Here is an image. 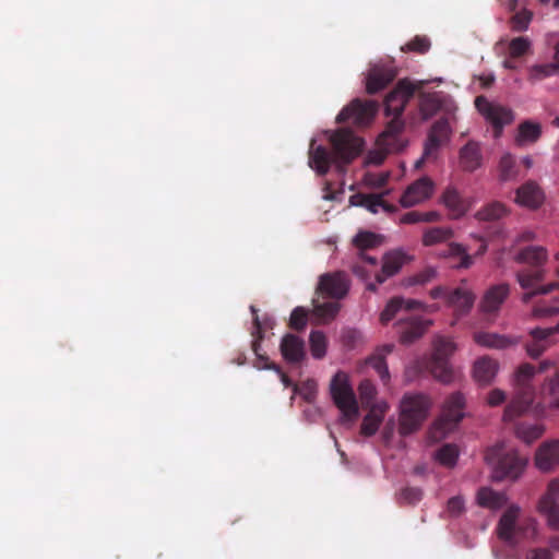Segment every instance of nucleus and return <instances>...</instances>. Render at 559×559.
Here are the masks:
<instances>
[{
  "label": "nucleus",
  "instance_id": "obj_1",
  "mask_svg": "<svg viewBox=\"0 0 559 559\" xmlns=\"http://www.w3.org/2000/svg\"><path fill=\"white\" fill-rule=\"evenodd\" d=\"M547 258V250L542 246H528L518 252L515 261L528 265L516 273V280L520 286L527 290L522 296L524 302L531 301L535 296L547 295L554 290H559V282L542 285L546 275L544 264Z\"/></svg>",
  "mask_w": 559,
  "mask_h": 559
},
{
  "label": "nucleus",
  "instance_id": "obj_2",
  "mask_svg": "<svg viewBox=\"0 0 559 559\" xmlns=\"http://www.w3.org/2000/svg\"><path fill=\"white\" fill-rule=\"evenodd\" d=\"M379 109L376 100L355 98L336 116L338 128L329 140H364L355 132L371 124Z\"/></svg>",
  "mask_w": 559,
  "mask_h": 559
},
{
  "label": "nucleus",
  "instance_id": "obj_3",
  "mask_svg": "<svg viewBox=\"0 0 559 559\" xmlns=\"http://www.w3.org/2000/svg\"><path fill=\"white\" fill-rule=\"evenodd\" d=\"M348 288L349 283L343 272L328 273L320 276L317 284V295L333 300L320 302L317 298V325L334 320L341 308L338 300L346 296Z\"/></svg>",
  "mask_w": 559,
  "mask_h": 559
},
{
  "label": "nucleus",
  "instance_id": "obj_4",
  "mask_svg": "<svg viewBox=\"0 0 559 559\" xmlns=\"http://www.w3.org/2000/svg\"><path fill=\"white\" fill-rule=\"evenodd\" d=\"M416 86L404 79L399 81L396 86L386 95L384 99V112L390 120L376 140H388L389 138L402 134L405 129L402 114L407 102L414 96Z\"/></svg>",
  "mask_w": 559,
  "mask_h": 559
},
{
  "label": "nucleus",
  "instance_id": "obj_5",
  "mask_svg": "<svg viewBox=\"0 0 559 559\" xmlns=\"http://www.w3.org/2000/svg\"><path fill=\"white\" fill-rule=\"evenodd\" d=\"M519 512L518 507L508 508L497 525L498 537L511 547L533 538L536 534V521L531 518L519 520Z\"/></svg>",
  "mask_w": 559,
  "mask_h": 559
},
{
  "label": "nucleus",
  "instance_id": "obj_6",
  "mask_svg": "<svg viewBox=\"0 0 559 559\" xmlns=\"http://www.w3.org/2000/svg\"><path fill=\"white\" fill-rule=\"evenodd\" d=\"M536 373V369L531 364H522L514 378L516 393L512 401L507 405L503 414L504 421H511L518 416L525 413L532 405L535 396L534 388L531 380Z\"/></svg>",
  "mask_w": 559,
  "mask_h": 559
},
{
  "label": "nucleus",
  "instance_id": "obj_7",
  "mask_svg": "<svg viewBox=\"0 0 559 559\" xmlns=\"http://www.w3.org/2000/svg\"><path fill=\"white\" fill-rule=\"evenodd\" d=\"M430 406L429 397L423 393L405 394L401 402L400 433L407 436L419 429Z\"/></svg>",
  "mask_w": 559,
  "mask_h": 559
},
{
  "label": "nucleus",
  "instance_id": "obj_8",
  "mask_svg": "<svg viewBox=\"0 0 559 559\" xmlns=\"http://www.w3.org/2000/svg\"><path fill=\"white\" fill-rule=\"evenodd\" d=\"M365 142H331L332 150L328 152L322 146H317V175H324L331 165L342 169L355 159Z\"/></svg>",
  "mask_w": 559,
  "mask_h": 559
},
{
  "label": "nucleus",
  "instance_id": "obj_9",
  "mask_svg": "<svg viewBox=\"0 0 559 559\" xmlns=\"http://www.w3.org/2000/svg\"><path fill=\"white\" fill-rule=\"evenodd\" d=\"M465 400L460 393L451 394L442 408V413L429 429V439L433 442L440 441L451 432L462 420Z\"/></svg>",
  "mask_w": 559,
  "mask_h": 559
},
{
  "label": "nucleus",
  "instance_id": "obj_10",
  "mask_svg": "<svg viewBox=\"0 0 559 559\" xmlns=\"http://www.w3.org/2000/svg\"><path fill=\"white\" fill-rule=\"evenodd\" d=\"M485 460L495 468V478L516 479L523 472L527 461L520 456L516 451L503 452V447L497 444L487 450Z\"/></svg>",
  "mask_w": 559,
  "mask_h": 559
},
{
  "label": "nucleus",
  "instance_id": "obj_11",
  "mask_svg": "<svg viewBox=\"0 0 559 559\" xmlns=\"http://www.w3.org/2000/svg\"><path fill=\"white\" fill-rule=\"evenodd\" d=\"M331 394L335 405L342 413L343 419L348 423L354 421L358 416V404L345 373L337 372L333 377Z\"/></svg>",
  "mask_w": 559,
  "mask_h": 559
},
{
  "label": "nucleus",
  "instance_id": "obj_12",
  "mask_svg": "<svg viewBox=\"0 0 559 559\" xmlns=\"http://www.w3.org/2000/svg\"><path fill=\"white\" fill-rule=\"evenodd\" d=\"M475 106L492 126L493 136L496 139L502 135L503 127L510 124L514 120V114L510 108L489 102L485 96H477L475 99Z\"/></svg>",
  "mask_w": 559,
  "mask_h": 559
},
{
  "label": "nucleus",
  "instance_id": "obj_13",
  "mask_svg": "<svg viewBox=\"0 0 559 559\" xmlns=\"http://www.w3.org/2000/svg\"><path fill=\"white\" fill-rule=\"evenodd\" d=\"M409 261V258L402 250H392L386 252L382 259L381 271L376 273V282H369L367 289L376 292L377 285L382 284L386 278L394 276L400 272L402 266Z\"/></svg>",
  "mask_w": 559,
  "mask_h": 559
},
{
  "label": "nucleus",
  "instance_id": "obj_14",
  "mask_svg": "<svg viewBox=\"0 0 559 559\" xmlns=\"http://www.w3.org/2000/svg\"><path fill=\"white\" fill-rule=\"evenodd\" d=\"M509 294L510 286L507 283L490 286L479 302V310L486 318H495Z\"/></svg>",
  "mask_w": 559,
  "mask_h": 559
},
{
  "label": "nucleus",
  "instance_id": "obj_15",
  "mask_svg": "<svg viewBox=\"0 0 559 559\" xmlns=\"http://www.w3.org/2000/svg\"><path fill=\"white\" fill-rule=\"evenodd\" d=\"M397 75V69L393 64H376L368 71L366 91L376 94L385 88Z\"/></svg>",
  "mask_w": 559,
  "mask_h": 559
},
{
  "label": "nucleus",
  "instance_id": "obj_16",
  "mask_svg": "<svg viewBox=\"0 0 559 559\" xmlns=\"http://www.w3.org/2000/svg\"><path fill=\"white\" fill-rule=\"evenodd\" d=\"M432 324L430 320L420 317L401 318L397 322V332L402 344H412L420 338Z\"/></svg>",
  "mask_w": 559,
  "mask_h": 559
},
{
  "label": "nucleus",
  "instance_id": "obj_17",
  "mask_svg": "<svg viewBox=\"0 0 559 559\" xmlns=\"http://www.w3.org/2000/svg\"><path fill=\"white\" fill-rule=\"evenodd\" d=\"M280 350L284 360L295 366L301 365L307 355L305 341L293 333H287L283 336Z\"/></svg>",
  "mask_w": 559,
  "mask_h": 559
},
{
  "label": "nucleus",
  "instance_id": "obj_18",
  "mask_svg": "<svg viewBox=\"0 0 559 559\" xmlns=\"http://www.w3.org/2000/svg\"><path fill=\"white\" fill-rule=\"evenodd\" d=\"M432 190V181L427 177L420 178L407 187L401 195L400 203L403 207H412L429 199Z\"/></svg>",
  "mask_w": 559,
  "mask_h": 559
},
{
  "label": "nucleus",
  "instance_id": "obj_19",
  "mask_svg": "<svg viewBox=\"0 0 559 559\" xmlns=\"http://www.w3.org/2000/svg\"><path fill=\"white\" fill-rule=\"evenodd\" d=\"M536 467L545 473L559 466V440L543 442L535 453Z\"/></svg>",
  "mask_w": 559,
  "mask_h": 559
},
{
  "label": "nucleus",
  "instance_id": "obj_20",
  "mask_svg": "<svg viewBox=\"0 0 559 559\" xmlns=\"http://www.w3.org/2000/svg\"><path fill=\"white\" fill-rule=\"evenodd\" d=\"M559 333V322L551 328H535L531 330L532 341L526 344V352L532 358L539 357L551 345L550 337Z\"/></svg>",
  "mask_w": 559,
  "mask_h": 559
},
{
  "label": "nucleus",
  "instance_id": "obj_21",
  "mask_svg": "<svg viewBox=\"0 0 559 559\" xmlns=\"http://www.w3.org/2000/svg\"><path fill=\"white\" fill-rule=\"evenodd\" d=\"M294 395L292 400L298 397L299 407H301L302 418L309 424L313 423L314 417V382L307 380L301 384H294Z\"/></svg>",
  "mask_w": 559,
  "mask_h": 559
},
{
  "label": "nucleus",
  "instance_id": "obj_22",
  "mask_svg": "<svg viewBox=\"0 0 559 559\" xmlns=\"http://www.w3.org/2000/svg\"><path fill=\"white\" fill-rule=\"evenodd\" d=\"M388 409L389 405L386 402L373 404L362 419L360 433L365 437L373 436L378 431Z\"/></svg>",
  "mask_w": 559,
  "mask_h": 559
},
{
  "label": "nucleus",
  "instance_id": "obj_23",
  "mask_svg": "<svg viewBox=\"0 0 559 559\" xmlns=\"http://www.w3.org/2000/svg\"><path fill=\"white\" fill-rule=\"evenodd\" d=\"M516 203L528 209H537L544 201V192L537 183L528 181L516 190Z\"/></svg>",
  "mask_w": 559,
  "mask_h": 559
},
{
  "label": "nucleus",
  "instance_id": "obj_24",
  "mask_svg": "<svg viewBox=\"0 0 559 559\" xmlns=\"http://www.w3.org/2000/svg\"><path fill=\"white\" fill-rule=\"evenodd\" d=\"M481 164L478 142H466L460 151V165L466 171L476 170Z\"/></svg>",
  "mask_w": 559,
  "mask_h": 559
},
{
  "label": "nucleus",
  "instance_id": "obj_25",
  "mask_svg": "<svg viewBox=\"0 0 559 559\" xmlns=\"http://www.w3.org/2000/svg\"><path fill=\"white\" fill-rule=\"evenodd\" d=\"M498 362L489 357H481L474 364V378L481 384H489L497 374Z\"/></svg>",
  "mask_w": 559,
  "mask_h": 559
},
{
  "label": "nucleus",
  "instance_id": "obj_26",
  "mask_svg": "<svg viewBox=\"0 0 559 559\" xmlns=\"http://www.w3.org/2000/svg\"><path fill=\"white\" fill-rule=\"evenodd\" d=\"M475 295L467 288L457 287L450 290L448 305L461 312H467L473 307Z\"/></svg>",
  "mask_w": 559,
  "mask_h": 559
},
{
  "label": "nucleus",
  "instance_id": "obj_27",
  "mask_svg": "<svg viewBox=\"0 0 559 559\" xmlns=\"http://www.w3.org/2000/svg\"><path fill=\"white\" fill-rule=\"evenodd\" d=\"M474 340L478 345L496 349H504L516 344L515 340L508 336L488 332L475 333Z\"/></svg>",
  "mask_w": 559,
  "mask_h": 559
},
{
  "label": "nucleus",
  "instance_id": "obj_28",
  "mask_svg": "<svg viewBox=\"0 0 559 559\" xmlns=\"http://www.w3.org/2000/svg\"><path fill=\"white\" fill-rule=\"evenodd\" d=\"M477 502L479 506L489 509H500L507 503V497L502 492H498L488 487H483L477 492Z\"/></svg>",
  "mask_w": 559,
  "mask_h": 559
},
{
  "label": "nucleus",
  "instance_id": "obj_29",
  "mask_svg": "<svg viewBox=\"0 0 559 559\" xmlns=\"http://www.w3.org/2000/svg\"><path fill=\"white\" fill-rule=\"evenodd\" d=\"M508 214L509 210L503 203L493 201L483 206L476 213V218L479 221H499Z\"/></svg>",
  "mask_w": 559,
  "mask_h": 559
},
{
  "label": "nucleus",
  "instance_id": "obj_30",
  "mask_svg": "<svg viewBox=\"0 0 559 559\" xmlns=\"http://www.w3.org/2000/svg\"><path fill=\"white\" fill-rule=\"evenodd\" d=\"M444 257L456 259L457 261L454 263L455 267L467 269L473 264L472 257L466 252V249L455 242H451L448 246L447 251L444 252Z\"/></svg>",
  "mask_w": 559,
  "mask_h": 559
},
{
  "label": "nucleus",
  "instance_id": "obj_31",
  "mask_svg": "<svg viewBox=\"0 0 559 559\" xmlns=\"http://www.w3.org/2000/svg\"><path fill=\"white\" fill-rule=\"evenodd\" d=\"M543 433L544 427L540 424L520 423L515 427L516 437L526 443L537 440Z\"/></svg>",
  "mask_w": 559,
  "mask_h": 559
},
{
  "label": "nucleus",
  "instance_id": "obj_32",
  "mask_svg": "<svg viewBox=\"0 0 559 559\" xmlns=\"http://www.w3.org/2000/svg\"><path fill=\"white\" fill-rule=\"evenodd\" d=\"M498 171L500 181H510L514 180L518 177V165L514 157L511 154L507 153L501 156L498 166Z\"/></svg>",
  "mask_w": 559,
  "mask_h": 559
},
{
  "label": "nucleus",
  "instance_id": "obj_33",
  "mask_svg": "<svg viewBox=\"0 0 559 559\" xmlns=\"http://www.w3.org/2000/svg\"><path fill=\"white\" fill-rule=\"evenodd\" d=\"M559 72V62L535 64L528 69V81L532 83L543 81L546 78L556 75Z\"/></svg>",
  "mask_w": 559,
  "mask_h": 559
},
{
  "label": "nucleus",
  "instance_id": "obj_34",
  "mask_svg": "<svg viewBox=\"0 0 559 559\" xmlns=\"http://www.w3.org/2000/svg\"><path fill=\"white\" fill-rule=\"evenodd\" d=\"M453 231L449 227H432L427 229L423 235V243L426 247L435 246L437 243L451 239Z\"/></svg>",
  "mask_w": 559,
  "mask_h": 559
},
{
  "label": "nucleus",
  "instance_id": "obj_35",
  "mask_svg": "<svg viewBox=\"0 0 559 559\" xmlns=\"http://www.w3.org/2000/svg\"><path fill=\"white\" fill-rule=\"evenodd\" d=\"M382 242V236L371 231H359L353 239V245L361 251L372 249L380 246Z\"/></svg>",
  "mask_w": 559,
  "mask_h": 559
},
{
  "label": "nucleus",
  "instance_id": "obj_36",
  "mask_svg": "<svg viewBox=\"0 0 559 559\" xmlns=\"http://www.w3.org/2000/svg\"><path fill=\"white\" fill-rule=\"evenodd\" d=\"M430 370L432 376L442 383H450L453 380V370L447 359L431 358Z\"/></svg>",
  "mask_w": 559,
  "mask_h": 559
},
{
  "label": "nucleus",
  "instance_id": "obj_37",
  "mask_svg": "<svg viewBox=\"0 0 559 559\" xmlns=\"http://www.w3.org/2000/svg\"><path fill=\"white\" fill-rule=\"evenodd\" d=\"M444 205L453 212L455 216H461L465 213L464 202L454 188H448L442 194Z\"/></svg>",
  "mask_w": 559,
  "mask_h": 559
},
{
  "label": "nucleus",
  "instance_id": "obj_38",
  "mask_svg": "<svg viewBox=\"0 0 559 559\" xmlns=\"http://www.w3.org/2000/svg\"><path fill=\"white\" fill-rule=\"evenodd\" d=\"M438 271L435 266H426L416 274L404 280L405 286L426 285L436 280Z\"/></svg>",
  "mask_w": 559,
  "mask_h": 559
},
{
  "label": "nucleus",
  "instance_id": "obj_39",
  "mask_svg": "<svg viewBox=\"0 0 559 559\" xmlns=\"http://www.w3.org/2000/svg\"><path fill=\"white\" fill-rule=\"evenodd\" d=\"M559 497V478L550 480L547 487L546 493L540 498L538 503V510L543 511L557 506V499Z\"/></svg>",
  "mask_w": 559,
  "mask_h": 559
},
{
  "label": "nucleus",
  "instance_id": "obj_40",
  "mask_svg": "<svg viewBox=\"0 0 559 559\" xmlns=\"http://www.w3.org/2000/svg\"><path fill=\"white\" fill-rule=\"evenodd\" d=\"M455 344L447 337H437L433 343V359H449L454 353Z\"/></svg>",
  "mask_w": 559,
  "mask_h": 559
},
{
  "label": "nucleus",
  "instance_id": "obj_41",
  "mask_svg": "<svg viewBox=\"0 0 559 559\" xmlns=\"http://www.w3.org/2000/svg\"><path fill=\"white\" fill-rule=\"evenodd\" d=\"M440 108V103L433 95L423 94L419 100V114L423 120L429 119Z\"/></svg>",
  "mask_w": 559,
  "mask_h": 559
},
{
  "label": "nucleus",
  "instance_id": "obj_42",
  "mask_svg": "<svg viewBox=\"0 0 559 559\" xmlns=\"http://www.w3.org/2000/svg\"><path fill=\"white\" fill-rule=\"evenodd\" d=\"M519 138L516 140H538L542 135V126L532 120H525L520 123Z\"/></svg>",
  "mask_w": 559,
  "mask_h": 559
},
{
  "label": "nucleus",
  "instance_id": "obj_43",
  "mask_svg": "<svg viewBox=\"0 0 559 559\" xmlns=\"http://www.w3.org/2000/svg\"><path fill=\"white\" fill-rule=\"evenodd\" d=\"M459 451L453 444H444L436 452V460L448 467L455 465Z\"/></svg>",
  "mask_w": 559,
  "mask_h": 559
},
{
  "label": "nucleus",
  "instance_id": "obj_44",
  "mask_svg": "<svg viewBox=\"0 0 559 559\" xmlns=\"http://www.w3.org/2000/svg\"><path fill=\"white\" fill-rule=\"evenodd\" d=\"M451 127L448 118L438 119L431 127L427 140H448Z\"/></svg>",
  "mask_w": 559,
  "mask_h": 559
},
{
  "label": "nucleus",
  "instance_id": "obj_45",
  "mask_svg": "<svg viewBox=\"0 0 559 559\" xmlns=\"http://www.w3.org/2000/svg\"><path fill=\"white\" fill-rule=\"evenodd\" d=\"M431 47L430 39L425 35H416L413 39L405 44L402 51H412L416 53H426Z\"/></svg>",
  "mask_w": 559,
  "mask_h": 559
},
{
  "label": "nucleus",
  "instance_id": "obj_46",
  "mask_svg": "<svg viewBox=\"0 0 559 559\" xmlns=\"http://www.w3.org/2000/svg\"><path fill=\"white\" fill-rule=\"evenodd\" d=\"M367 365L373 368L384 384L390 380V373L384 355H372L367 359Z\"/></svg>",
  "mask_w": 559,
  "mask_h": 559
},
{
  "label": "nucleus",
  "instance_id": "obj_47",
  "mask_svg": "<svg viewBox=\"0 0 559 559\" xmlns=\"http://www.w3.org/2000/svg\"><path fill=\"white\" fill-rule=\"evenodd\" d=\"M388 192L381 194H357L355 198L359 199V205L366 207L371 213L376 214L379 212L381 204L383 203V197Z\"/></svg>",
  "mask_w": 559,
  "mask_h": 559
},
{
  "label": "nucleus",
  "instance_id": "obj_48",
  "mask_svg": "<svg viewBox=\"0 0 559 559\" xmlns=\"http://www.w3.org/2000/svg\"><path fill=\"white\" fill-rule=\"evenodd\" d=\"M404 298L394 297L392 298L382 310L380 314V321L382 324L389 323L399 311L403 309Z\"/></svg>",
  "mask_w": 559,
  "mask_h": 559
},
{
  "label": "nucleus",
  "instance_id": "obj_49",
  "mask_svg": "<svg viewBox=\"0 0 559 559\" xmlns=\"http://www.w3.org/2000/svg\"><path fill=\"white\" fill-rule=\"evenodd\" d=\"M531 45L527 37H515L509 43V53L512 58H520L530 51Z\"/></svg>",
  "mask_w": 559,
  "mask_h": 559
},
{
  "label": "nucleus",
  "instance_id": "obj_50",
  "mask_svg": "<svg viewBox=\"0 0 559 559\" xmlns=\"http://www.w3.org/2000/svg\"><path fill=\"white\" fill-rule=\"evenodd\" d=\"M533 13L528 10H522L516 12L511 17V28L514 32H524L528 28V25L532 21Z\"/></svg>",
  "mask_w": 559,
  "mask_h": 559
},
{
  "label": "nucleus",
  "instance_id": "obj_51",
  "mask_svg": "<svg viewBox=\"0 0 559 559\" xmlns=\"http://www.w3.org/2000/svg\"><path fill=\"white\" fill-rule=\"evenodd\" d=\"M308 322V314L305 308L296 307L289 318V328L296 331H301L306 328Z\"/></svg>",
  "mask_w": 559,
  "mask_h": 559
},
{
  "label": "nucleus",
  "instance_id": "obj_52",
  "mask_svg": "<svg viewBox=\"0 0 559 559\" xmlns=\"http://www.w3.org/2000/svg\"><path fill=\"white\" fill-rule=\"evenodd\" d=\"M358 392L360 395L361 403L364 405L371 404L377 394L374 384L368 379H365L360 382L358 386Z\"/></svg>",
  "mask_w": 559,
  "mask_h": 559
},
{
  "label": "nucleus",
  "instance_id": "obj_53",
  "mask_svg": "<svg viewBox=\"0 0 559 559\" xmlns=\"http://www.w3.org/2000/svg\"><path fill=\"white\" fill-rule=\"evenodd\" d=\"M401 497L409 504L419 502L423 498V490L418 487H406L401 491Z\"/></svg>",
  "mask_w": 559,
  "mask_h": 559
},
{
  "label": "nucleus",
  "instance_id": "obj_54",
  "mask_svg": "<svg viewBox=\"0 0 559 559\" xmlns=\"http://www.w3.org/2000/svg\"><path fill=\"white\" fill-rule=\"evenodd\" d=\"M447 510L451 516H459L464 511V500L460 496H455L449 499Z\"/></svg>",
  "mask_w": 559,
  "mask_h": 559
},
{
  "label": "nucleus",
  "instance_id": "obj_55",
  "mask_svg": "<svg viewBox=\"0 0 559 559\" xmlns=\"http://www.w3.org/2000/svg\"><path fill=\"white\" fill-rule=\"evenodd\" d=\"M388 156V151L383 148L371 150L366 156V164L379 166Z\"/></svg>",
  "mask_w": 559,
  "mask_h": 559
},
{
  "label": "nucleus",
  "instance_id": "obj_56",
  "mask_svg": "<svg viewBox=\"0 0 559 559\" xmlns=\"http://www.w3.org/2000/svg\"><path fill=\"white\" fill-rule=\"evenodd\" d=\"M539 512L547 516L548 524L552 528L559 531V503Z\"/></svg>",
  "mask_w": 559,
  "mask_h": 559
},
{
  "label": "nucleus",
  "instance_id": "obj_57",
  "mask_svg": "<svg viewBox=\"0 0 559 559\" xmlns=\"http://www.w3.org/2000/svg\"><path fill=\"white\" fill-rule=\"evenodd\" d=\"M254 325H255V332L258 334V337H255L253 341H252V350L253 353L255 354V356L259 358V359H266V357H264L263 355L260 354V349H261V338H262V331H261V325H260V321H259V318L258 316L254 317Z\"/></svg>",
  "mask_w": 559,
  "mask_h": 559
},
{
  "label": "nucleus",
  "instance_id": "obj_58",
  "mask_svg": "<svg viewBox=\"0 0 559 559\" xmlns=\"http://www.w3.org/2000/svg\"><path fill=\"white\" fill-rule=\"evenodd\" d=\"M328 348V341L322 332L317 331V359L325 356Z\"/></svg>",
  "mask_w": 559,
  "mask_h": 559
},
{
  "label": "nucleus",
  "instance_id": "obj_59",
  "mask_svg": "<svg viewBox=\"0 0 559 559\" xmlns=\"http://www.w3.org/2000/svg\"><path fill=\"white\" fill-rule=\"evenodd\" d=\"M545 389L550 395H555L557 392H559V367L556 369L555 374L547 379Z\"/></svg>",
  "mask_w": 559,
  "mask_h": 559
},
{
  "label": "nucleus",
  "instance_id": "obj_60",
  "mask_svg": "<svg viewBox=\"0 0 559 559\" xmlns=\"http://www.w3.org/2000/svg\"><path fill=\"white\" fill-rule=\"evenodd\" d=\"M353 273L364 281H368L371 276V271L367 269L364 263L355 262L352 266Z\"/></svg>",
  "mask_w": 559,
  "mask_h": 559
},
{
  "label": "nucleus",
  "instance_id": "obj_61",
  "mask_svg": "<svg viewBox=\"0 0 559 559\" xmlns=\"http://www.w3.org/2000/svg\"><path fill=\"white\" fill-rule=\"evenodd\" d=\"M504 400H506V394L503 391H501L499 389H495V390L490 391V393L488 394V397H487V402L490 406H498L501 403H503Z\"/></svg>",
  "mask_w": 559,
  "mask_h": 559
},
{
  "label": "nucleus",
  "instance_id": "obj_62",
  "mask_svg": "<svg viewBox=\"0 0 559 559\" xmlns=\"http://www.w3.org/2000/svg\"><path fill=\"white\" fill-rule=\"evenodd\" d=\"M421 222V212L411 211L403 214L400 218L401 224H416Z\"/></svg>",
  "mask_w": 559,
  "mask_h": 559
},
{
  "label": "nucleus",
  "instance_id": "obj_63",
  "mask_svg": "<svg viewBox=\"0 0 559 559\" xmlns=\"http://www.w3.org/2000/svg\"><path fill=\"white\" fill-rule=\"evenodd\" d=\"M526 559H552V556L548 549L537 548L530 550Z\"/></svg>",
  "mask_w": 559,
  "mask_h": 559
},
{
  "label": "nucleus",
  "instance_id": "obj_64",
  "mask_svg": "<svg viewBox=\"0 0 559 559\" xmlns=\"http://www.w3.org/2000/svg\"><path fill=\"white\" fill-rule=\"evenodd\" d=\"M441 142H426L425 148H424V157H427L428 159L435 158L439 148H440Z\"/></svg>",
  "mask_w": 559,
  "mask_h": 559
}]
</instances>
